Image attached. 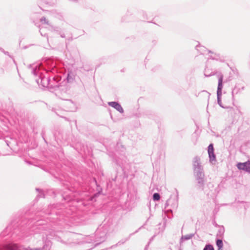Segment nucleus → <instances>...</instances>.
I'll list each match as a JSON object with an SVG mask.
<instances>
[{
	"mask_svg": "<svg viewBox=\"0 0 250 250\" xmlns=\"http://www.w3.org/2000/svg\"><path fill=\"white\" fill-rule=\"evenodd\" d=\"M237 167L239 169H243L248 172H250V162L238 163L237 164Z\"/></svg>",
	"mask_w": 250,
	"mask_h": 250,
	"instance_id": "nucleus-1",
	"label": "nucleus"
},
{
	"mask_svg": "<svg viewBox=\"0 0 250 250\" xmlns=\"http://www.w3.org/2000/svg\"><path fill=\"white\" fill-rule=\"evenodd\" d=\"M109 105L114 108H115L117 110L119 111L120 113H123L124 110L121 105L118 103L112 102L108 103Z\"/></svg>",
	"mask_w": 250,
	"mask_h": 250,
	"instance_id": "nucleus-2",
	"label": "nucleus"
},
{
	"mask_svg": "<svg viewBox=\"0 0 250 250\" xmlns=\"http://www.w3.org/2000/svg\"><path fill=\"white\" fill-rule=\"evenodd\" d=\"M216 245L218 247V250H221L223 246L222 241L221 240H217L216 242Z\"/></svg>",
	"mask_w": 250,
	"mask_h": 250,
	"instance_id": "nucleus-4",
	"label": "nucleus"
},
{
	"mask_svg": "<svg viewBox=\"0 0 250 250\" xmlns=\"http://www.w3.org/2000/svg\"><path fill=\"white\" fill-rule=\"evenodd\" d=\"M153 198L154 200H157V201H158L160 199V195L158 193H154L153 194Z\"/></svg>",
	"mask_w": 250,
	"mask_h": 250,
	"instance_id": "nucleus-6",
	"label": "nucleus"
},
{
	"mask_svg": "<svg viewBox=\"0 0 250 250\" xmlns=\"http://www.w3.org/2000/svg\"><path fill=\"white\" fill-rule=\"evenodd\" d=\"M204 250H214V248L211 245H207L204 249Z\"/></svg>",
	"mask_w": 250,
	"mask_h": 250,
	"instance_id": "nucleus-7",
	"label": "nucleus"
},
{
	"mask_svg": "<svg viewBox=\"0 0 250 250\" xmlns=\"http://www.w3.org/2000/svg\"><path fill=\"white\" fill-rule=\"evenodd\" d=\"M208 153L210 158L212 157L213 158H214L215 156L213 154V147L212 144L209 145L208 147Z\"/></svg>",
	"mask_w": 250,
	"mask_h": 250,
	"instance_id": "nucleus-3",
	"label": "nucleus"
},
{
	"mask_svg": "<svg viewBox=\"0 0 250 250\" xmlns=\"http://www.w3.org/2000/svg\"><path fill=\"white\" fill-rule=\"evenodd\" d=\"M222 82H223V78L222 77H220L219 80V83H218V90H221L222 89Z\"/></svg>",
	"mask_w": 250,
	"mask_h": 250,
	"instance_id": "nucleus-5",
	"label": "nucleus"
}]
</instances>
